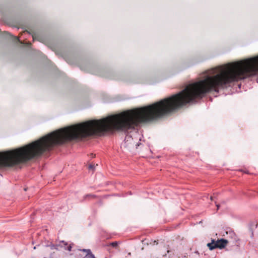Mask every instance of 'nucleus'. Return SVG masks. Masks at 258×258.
<instances>
[{
  "label": "nucleus",
  "instance_id": "f257e3e1",
  "mask_svg": "<svg viewBox=\"0 0 258 258\" xmlns=\"http://www.w3.org/2000/svg\"><path fill=\"white\" fill-rule=\"evenodd\" d=\"M228 243V240L224 239H221L220 240H218L217 241L212 240L211 243H208L207 244V246L210 250H213L216 248H219L221 249L224 248L227 245Z\"/></svg>",
  "mask_w": 258,
  "mask_h": 258
},
{
  "label": "nucleus",
  "instance_id": "f03ea898",
  "mask_svg": "<svg viewBox=\"0 0 258 258\" xmlns=\"http://www.w3.org/2000/svg\"><path fill=\"white\" fill-rule=\"evenodd\" d=\"M82 251L85 253L84 258H96L95 255L92 253L89 249H83Z\"/></svg>",
  "mask_w": 258,
  "mask_h": 258
},
{
  "label": "nucleus",
  "instance_id": "7ed1b4c3",
  "mask_svg": "<svg viewBox=\"0 0 258 258\" xmlns=\"http://www.w3.org/2000/svg\"><path fill=\"white\" fill-rule=\"evenodd\" d=\"M117 245H118L117 242L116 241H114L113 242L109 243V244H108L107 245V246H111L113 247H116L117 246Z\"/></svg>",
  "mask_w": 258,
  "mask_h": 258
},
{
  "label": "nucleus",
  "instance_id": "20e7f679",
  "mask_svg": "<svg viewBox=\"0 0 258 258\" xmlns=\"http://www.w3.org/2000/svg\"><path fill=\"white\" fill-rule=\"evenodd\" d=\"M83 249H80V250H79L78 251H77V253H76V256L77 258H81L83 256V255H82L81 253L82 252H84L83 251H82Z\"/></svg>",
  "mask_w": 258,
  "mask_h": 258
},
{
  "label": "nucleus",
  "instance_id": "39448f33",
  "mask_svg": "<svg viewBox=\"0 0 258 258\" xmlns=\"http://www.w3.org/2000/svg\"><path fill=\"white\" fill-rule=\"evenodd\" d=\"M94 168V165L92 164H90L89 166V169H93Z\"/></svg>",
  "mask_w": 258,
  "mask_h": 258
},
{
  "label": "nucleus",
  "instance_id": "423d86ee",
  "mask_svg": "<svg viewBox=\"0 0 258 258\" xmlns=\"http://www.w3.org/2000/svg\"><path fill=\"white\" fill-rule=\"evenodd\" d=\"M71 248H72V246L70 245L67 246V249L69 251H71Z\"/></svg>",
  "mask_w": 258,
  "mask_h": 258
},
{
  "label": "nucleus",
  "instance_id": "0eeeda50",
  "mask_svg": "<svg viewBox=\"0 0 258 258\" xmlns=\"http://www.w3.org/2000/svg\"><path fill=\"white\" fill-rule=\"evenodd\" d=\"M94 197L95 196L94 195H86V197Z\"/></svg>",
  "mask_w": 258,
  "mask_h": 258
},
{
  "label": "nucleus",
  "instance_id": "6e6552de",
  "mask_svg": "<svg viewBox=\"0 0 258 258\" xmlns=\"http://www.w3.org/2000/svg\"><path fill=\"white\" fill-rule=\"evenodd\" d=\"M214 198H215V194H214L213 196H211L210 199L211 200H213Z\"/></svg>",
  "mask_w": 258,
  "mask_h": 258
},
{
  "label": "nucleus",
  "instance_id": "1a4fd4ad",
  "mask_svg": "<svg viewBox=\"0 0 258 258\" xmlns=\"http://www.w3.org/2000/svg\"><path fill=\"white\" fill-rule=\"evenodd\" d=\"M32 36H33V40H35V39H36L35 35H32Z\"/></svg>",
  "mask_w": 258,
  "mask_h": 258
},
{
  "label": "nucleus",
  "instance_id": "9d476101",
  "mask_svg": "<svg viewBox=\"0 0 258 258\" xmlns=\"http://www.w3.org/2000/svg\"><path fill=\"white\" fill-rule=\"evenodd\" d=\"M216 206H217V209H218L219 208V206H219V205L217 204V205H216Z\"/></svg>",
  "mask_w": 258,
  "mask_h": 258
},
{
  "label": "nucleus",
  "instance_id": "9b49d317",
  "mask_svg": "<svg viewBox=\"0 0 258 258\" xmlns=\"http://www.w3.org/2000/svg\"><path fill=\"white\" fill-rule=\"evenodd\" d=\"M16 39L18 41H20V40H19V38H18V37H16Z\"/></svg>",
  "mask_w": 258,
  "mask_h": 258
},
{
  "label": "nucleus",
  "instance_id": "f8f14e48",
  "mask_svg": "<svg viewBox=\"0 0 258 258\" xmlns=\"http://www.w3.org/2000/svg\"><path fill=\"white\" fill-rule=\"evenodd\" d=\"M169 251H169V250H167V253H169Z\"/></svg>",
  "mask_w": 258,
  "mask_h": 258
}]
</instances>
